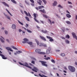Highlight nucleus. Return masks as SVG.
I'll use <instances>...</instances> for the list:
<instances>
[{"instance_id": "nucleus-1", "label": "nucleus", "mask_w": 77, "mask_h": 77, "mask_svg": "<svg viewBox=\"0 0 77 77\" xmlns=\"http://www.w3.org/2000/svg\"><path fill=\"white\" fill-rule=\"evenodd\" d=\"M23 41H23L22 42V43H23V44H25V43H27L28 44H29V45H30V47H33V45H32V44H33V43H32V42H28V41H29V40L27 38H24Z\"/></svg>"}, {"instance_id": "nucleus-2", "label": "nucleus", "mask_w": 77, "mask_h": 77, "mask_svg": "<svg viewBox=\"0 0 77 77\" xmlns=\"http://www.w3.org/2000/svg\"><path fill=\"white\" fill-rule=\"evenodd\" d=\"M41 50L40 49H37L35 50V52L38 53L40 54H45V53L44 52H41Z\"/></svg>"}, {"instance_id": "nucleus-3", "label": "nucleus", "mask_w": 77, "mask_h": 77, "mask_svg": "<svg viewBox=\"0 0 77 77\" xmlns=\"http://www.w3.org/2000/svg\"><path fill=\"white\" fill-rule=\"evenodd\" d=\"M69 69L71 72H75V67L72 66H69L68 67Z\"/></svg>"}, {"instance_id": "nucleus-4", "label": "nucleus", "mask_w": 77, "mask_h": 77, "mask_svg": "<svg viewBox=\"0 0 77 77\" xmlns=\"http://www.w3.org/2000/svg\"><path fill=\"white\" fill-rule=\"evenodd\" d=\"M39 62H41L43 66H45L46 67L48 66V65H47V64H45L47 63V62L42 61H39Z\"/></svg>"}, {"instance_id": "nucleus-5", "label": "nucleus", "mask_w": 77, "mask_h": 77, "mask_svg": "<svg viewBox=\"0 0 77 77\" xmlns=\"http://www.w3.org/2000/svg\"><path fill=\"white\" fill-rule=\"evenodd\" d=\"M23 66H26V67H28V68H29L30 69H32V67H31L29 66V65H28V64L27 63H24L23 64Z\"/></svg>"}, {"instance_id": "nucleus-6", "label": "nucleus", "mask_w": 77, "mask_h": 77, "mask_svg": "<svg viewBox=\"0 0 77 77\" xmlns=\"http://www.w3.org/2000/svg\"><path fill=\"white\" fill-rule=\"evenodd\" d=\"M39 37L41 39H42L43 41H47V39H46V38H45L43 36H41V35H40Z\"/></svg>"}, {"instance_id": "nucleus-7", "label": "nucleus", "mask_w": 77, "mask_h": 77, "mask_svg": "<svg viewBox=\"0 0 77 77\" xmlns=\"http://www.w3.org/2000/svg\"><path fill=\"white\" fill-rule=\"evenodd\" d=\"M33 68L34 69H32V71H34V72H37V71H38V68L35 66H34Z\"/></svg>"}, {"instance_id": "nucleus-8", "label": "nucleus", "mask_w": 77, "mask_h": 77, "mask_svg": "<svg viewBox=\"0 0 77 77\" xmlns=\"http://www.w3.org/2000/svg\"><path fill=\"white\" fill-rule=\"evenodd\" d=\"M46 37L47 38H48V39H50L49 41H50V42H52V41H53L54 40L52 38L48 36H47Z\"/></svg>"}, {"instance_id": "nucleus-9", "label": "nucleus", "mask_w": 77, "mask_h": 77, "mask_svg": "<svg viewBox=\"0 0 77 77\" xmlns=\"http://www.w3.org/2000/svg\"><path fill=\"white\" fill-rule=\"evenodd\" d=\"M0 56H1L2 57L3 59H8V58L5 57V55L1 53H0Z\"/></svg>"}, {"instance_id": "nucleus-10", "label": "nucleus", "mask_w": 77, "mask_h": 77, "mask_svg": "<svg viewBox=\"0 0 77 77\" xmlns=\"http://www.w3.org/2000/svg\"><path fill=\"white\" fill-rule=\"evenodd\" d=\"M8 51H13V50H12V48L10 47H7L5 48Z\"/></svg>"}, {"instance_id": "nucleus-11", "label": "nucleus", "mask_w": 77, "mask_h": 77, "mask_svg": "<svg viewBox=\"0 0 77 77\" xmlns=\"http://www.w3.org/2000/svg\"><path fill=\"white\" fill-rule=\"evenodd\" d=\"M39 12H41L42 13H43V14L46 13V12L45 11V9H43V10H39Z\"/></svg>"}, {"instance_id": "nucleus-12", "label": "nucleus", "mask_w": 77, "mask_h": 77, "mask_svg": "<svg viewBox=\"0 0 77 77\" xmlns=\"http://www.w3.org/2000/svg\"><path fill=\"white\" fill-rule=\"evenodd\" d=\"M12 28L13 29H16V26L14 24H12Z\"/></svg>"}, {"instance_id": "nucleus-13", "label": "nucleus", "mask_w": 77, "mask_h": 77, "mask_svg": "<svg viewBox=\"0 0 77 77\" xmlns=\"http://www.w3.org/2000/svg\"><path fill=\"white\" fill-rule=\"evenodd\" d=\"M2 3H3L4 4V5L5 6H7V7H9V5H8V4L6 3V2H2Z\"/></svg>"}, {"instance_id": "nucleus-14", "label": "nucleus", "mask_w": 77, "mask_h": 77, "mask_svg": "<svg viewBox=\"0 0 77 77\" xmlns=\"http://www.w3.org/2000/svg\"><path fill=\"white\" fill-rule=\"evenodd\" d=\"M72 36H73V37L74 38H75L76 36L75 33L74 32H72Z\"/></svg>"}, {"instance_id": "nucleus-15", "label": "nucleus", "mask_w": 77, "mask_h": 77, "mask_svg": "<svg viewBox=\"0 0 77 77\" xmlns=\"http://www.w3.org/2000/svg\"><path fill=\"white\" fill-rule=\"evenodd\" d=\"M6 11H7V12L8 13V14H9L10 15H11V16L12 17V16H13L12 15V14H11V13H10V12H9V11H8V9H7V8L6 9Z\"/></svg>"}, {"instance_id": "nucleus-16", "label": "nucleus", "mask_w": 77, "mask_h": 77, "mask_svg": "<svg viewBox=\"0 0 77 77\" xmlns=\"http://www.w3.org/2000/svg\"><path fill=\"white\" fill-rule=\"evenodd\" d=\"M38 75H39V76H40L41 77H47V76L44 75H41V74H39Z\"/></svg>"}, {"instance_id": "nucleus-17", "label": "nucleus", "mask_w": 77, "mask_h": 77, "mask_svg": "<svg viewBox=\"0 0 77 77\" xmlns=\"http://www.w3.org/2000/svg\"><path fill=\"white\" fill-rule=\"evenodd\" d=\"M57 4V1H54V3H53V6H56Z\"/></svg>"}, {"instance_id": "nucleus-18", "label": "nucleus", "mask_w": 77, "mask_h": 77, "mask_svg": "<svg viewBox=\"0 0 77 77\" xmlns=\"http://www.w3.org/2000/svg\"><path fill=\"white\" fill-rule=\"evenodd\" d=\"M38 8L39 9H41L42 8H44V7L42 5L41 6H38Z\"/></svg>"}, {"instance_id": "nucleus-19", "label": "nucleus", "mask_w": 77, "mask_h": 77, "mask_svg": "<svg viewBox=\"0 0 77 77\" xmlns=\"http://www.w3.org/2000/svg\"><path fill=\"white\" fill-rule=\"evenodd\" d=\"M42 32L43 33H47V30H42Z\"/></svg>"}, {"instance_id": "nucleus-20", "label": "nucleus", "mask_w": 77, "mask_h": 77, "mask_svg": "<svg viewBox=\"0 0 77 77\" xmlns=\"http://www.w3.org/2000/svg\"><path fill=\"white\" fill-rule=\"evenodd\" d=\"M66 16L67 18H71V15L69 14H66Z\"/></svg>"}, {"instance_id": "nucleus-21", "label": "nucleus", "mask_w": 77, "mask_h": 77, "mask_svg": "<svg viewBox=\"0 0 77 77\" xmlns=\"http://www.w3.org/2000/svg\"><path fill=\"white\" fill-rule=\"evenodd\" d=\"M35 42H36L38 45H39V41H38V40L36 39H35Z\"/></svg>"}, {"instance_id": "nucleus-22", "label": "nucleus", "mask_w": 77, "mask_h": 77, "mask_svg": "<svg viewBox=\"0 0 77 77\" xmlns=\"http://www.w3.org/2000/svg\"><path fill=\"white\" fill-rule=\"evenodd\" d=\"M44 17L45 18H49V17L47 16V15H45V14H43V15Z\"/></svg>"}, {"instance_id": "nucleus-23", "label": "nucleus", "mask_w": 77, "mask_h": 77, "mask_svg": "<svg viewBox=\"0 0 77 77\" xmlns=\"http://www.w3.org/2000/svg\"><path fill=\"white\" fill-rule=\"evenodd\" d=\"M11 2L13 3H14V4H17V2L14 0H11Z\"/></svg>"}, {"instance_id": "nucleus-24", "label": "nucleus", "mask_w": 77, "mask_h": 77, "mask_svg": "<svg viewBox=\"0 0 77 77\" xmlns=\"http://www.w3.org/2000/svg\"><path fill=\"white\" fill-rule=\"evenodd\" d=\"M24 12L25 14L27 16H29V14H28V13H27V12H26V11H24Z\"/></svg>"}, {"instance_id": "nucleus-25", "label": "nucleus", "mask_w": 77, "mask_h": 77, "mask_svg": "<svg viewBox=\"0 0 77 77\" xmlns=\"http://www.w3.org/2000/svg\"><path fill=\"white\" fill-rule=\"evenodd\" d=\"M66 38L69 39V38H70V37L69 36V35H66Z\"/></svg>"}, {"instance_id": "nucleus-26", "label": "nucleus", "mask_w": 77, "mask_h": 77, "mask_svg": "<svg viewBox=\"0 0 77 77\" xmlns=\"http://www.w3.org/2000/svg\"><path fill=\"white\" fill-rule=\"evenodd\" d=\"M50 51H48V50H47L46 52V54H50Z\"/></svg>"}, {"instance_id": "nucleus-27", "label": "nucleus", "mask_w": 77, "mask_h": 77, "mask_svg": "<svg viewBox=\"0 0 77 77\" xmlns=\"http://www.w3.org/2000/svg\"><path fill=\"white\" fill-rule=\"evenodd\" d=\"M65 42L66 44H69V41H68V40H66Z\"/></svg>"}, {"instance_id": "nucleus-28", "label": "nucleus", "mask_w": 77, "mask_h": 77, "mask_svg": "<svg viewBox=\"0 0 77 77\" xmlns=\"http://www.w3.org/2000/svg\"><path fill=\"white\" fill-rule=\"evenodd\" d=\"M61 29L63 30V32H65V27L62 28Z\"/></svg>"}, {"instance_id": "nucleus-29", "label": "nucleus", "mask_w": 77, "mask_h": 77, "mask_svg": "<svg viewBox=\"0 0 77 77\" xmlns=\"http://www.w3.org/2000/svg\"><path fill=\"white\" fill-rule=\"evenodd\" d=\"M19 53H22V51H16V53H17V54H18Z\"/></svg>"}, {"instance_id": "nucleus-30", "label": "nucleus", "mask_w": 77, "mask_h": 77, "mask_svg": "<svg viewBox=\"0 0 77 77\" xmlns=\"http://www.w3.org/2000/svg\"><path fill=\"white\" fill-rule=\"evenodd\" d=\"M42 1L44 2L45 5L47 4V1L45 0H42Z\"/></svg>"}, {"instance_id": "nucleus-31", "label": "nucleus", "mask_w": 77, "mask_h": 77, "mask_svg": "<svg viewBox=\"0 0 77 77\" xmlns=\"http://www.w3.org/2000/svg\"><path fill=\"white\" fill-rule=\"evenodd\" d=\"M25 18H26V20H27V21H30V20H29V18H28V17H25Z\"/></svg>"}, {"instance_id": "nucleus-32", "label": "nucleus", "mask_w": 77, "mask_h": 77, "mask_svg": "<svg viewBox=\"0 0 77 77\" xmlns=\"http://www.w3.org/2000/svg\"><path fill=\"white\" fill-rule=\"evenodd\" d=\"M12 48H13V49H14V50H18V49H17V48H15V47H14V46H12Z\"/></svg>"}, {"instance_id": "nucleus-33", "label": "nucleus", "mask_w": 77, "mask_h": 77, "mask_svg": "<svg viewBox=\"0 0 77 77\" xmlns=\"http://www.w3.org/2000/svg\"><path fill=\"white\" fill-rule=\"evenodd\" d=\"M18 22L19 24H20L21 25H22V26H23V23H21L20 21L18 20Z\"/></svg>"}, {"instance_id": "nucleus-34", "label": "nucleus", "mask_w": 77, "mask_h": 77, "mask_svg": "<svg viewBox=\"0 0 77 77\" xmlns=\"http://www.w3.org/2000/svg\"><path fill=\"white\" fill-rule=\"evenodd\" d=\"M34 19L35 20V21H36V22H37V23H39V21H38V20L36 18H34Z\"/></svg>"}, {"instance_id": "nucleus-35", "label": "nucleus", "mask_w": 77, "mask_h": 77, "mask_svg": "<svg viewBox=\"0 0 77 77\" xmlns=\"http://www.w3.org/2000/svg\"><path fill=\"white\" fill-rule=\"evenodd\" d=\"M51 50V47H49L48 48V49H47V50H48V51H50Z\"/></svg>"}, {"instance_id": "nucleus-36", "label": "nucleus", "mask_w": 77, "mask_h": 77, "mask_svg": "<svg viewBox=\"0 0 77 77\" xmlns=\"http://www.w3.org/2000/svg\"><path fill=\"white\" fill-rule=\"evenodd\" d=\"M66 23H67L68 24H71V22L69 21H67L66 22Z\"/></svg>"}, {"instance_id": "nucleus-37", "label": "nucleus", "mask_w": 77, "mask_h": 77, "mask_svg": "<svg viewBox=\"0 0 77 77\" xmlns=\"http://www.w3.org/2000/svg\"><path fill=\"white\" fill-rule=\"evenodd\" d=\"M27 31L28 32H29V33H32V31L29 30L28 29H27Z\"/></svg>"}, {"instance_id": "nucleus-38", "label": "nucleus", "mask_w": 77, "mask_h": 77, "mask_svg": "<svg viewBox=\"0 0 77 77\" xmlns=\"http://www.w3.org/2000/svg\"><path fill=\"white\" fill-rule=\"evenodd\" d=\"M43 46L44 47H47V45L43 44Z\"/></svg>"}, {"instance_id": "nucleus-39", "label": "nucleus", "mask_w": 77, "mask_h": 77, "mask_svg": "<svg viewBox=\"0 0 77 77\" xmlns=\"http://www.w3.org/2000/svg\"><path fill=\"white\" fill-rule=\"evenodd\" d=\"M31 2V3H35V1L33 0H29Z\"/></svg>"}, {"instance_id": "nucleus-40", "label": "nucleus", "mask_w": 77, "mask_h": 77, "mask_svg": "<svg viewBox=\"0 0 77 77\" xmlns=\"http://www.w3.org/2000/svg\"><path fill=\"white\" fill-rule=\"evenodd\" d=\"M51 61L52 62V63H55V61L53 59L51 60Z\"/></svg>"}, {"instance_id": "nucleus-41", "label": "nucleus", "mask_w": 77, "mask_h": 77, "mask_svg": "<svg viewBox=\"0 0 77 77\" xmlns=\"http://www.w3.org/2000/svg\"><path fill=\"white\" fill-rule=\"evenodd\" d=\"M58 8H63V7H62V6H61V5H59L58 6Z\"/></svg>"}, {"instance_id": "nucleus-42", "label": "nucleus", "mask_w": 77, "mask_h": 77, "mask_svg": "<svg viewBox=\"0 0 77 77\" xmlns=\"http://www.w3.org/2000/svg\"><path fill=\"white\" fill-rule=\"evenodd\" d=\"M48 20L49 21V22H50L51 25V24H52V23H51V21L50 19H48Z\"/></svg>"}, {"instance_id": "nucleus-43", "label": "nucleus", "mask_w": 77, "mask_h": 77, "mask_svg": "<svg viewBox=\"0 0 77 77\" xmlns=\"http://www.w3.org/2000/svg\"><path fill=\"white\" fill-rule=\"evenodd\" d=\"M61 56H65V54H64L62 53L61 54Z\"/></svg>"}, {"instance_id": "nucleus-44", "label": "nucleus", "mask_w": 77, "mask_h": 77, "mask_svg": "<svg viewBox=\"0 0 77 77\" xmlns=\"http://www.w3.org/2000/svg\"><path fill=\"white\" fill-rule=\"evenodd\" d=\"M33 15L35 17V18H36V14L35 13H34V14H33Z\"/></svg>"}, {"instance_id": "nucleus-45", "label": "nucleus", "mask_w": 77, "mask_h": 77, "mask_svg": "<svg viewBox=\"0 0 77 77\" xmlns=\"http://www.w3.org/2000/svg\"><path fill=\"white\" fill-rule=\"evenodd\" d=\"M46 60H48V59H50V57H48V58H45Z\"/></svg>"}, {"instance_id": "nucleus-46", "label": "nucleus", "mask_w": 77, "mask_h": 77, "mask_svg": "<svg viewBox=\"0 0 77 77\" xmlns=\"http://www.w3.org/2000/svg\"><path fill=\"white\" fill-rule=\"evenodd\" d=\"M1 41L2 42H5L4 41V40L2 39V38H0Z\"/></svg>"}, {"instance_id": "nucleus-47", "label": "nucleus", "mask_w": 77, "mask_h": 77, "mask_svg": "<svg viewBox=\"0 0 77 77\" xmlns=\"http://www.w3.org/2000/svg\"><path fill=\"white\" fill-rule=\"evenodd\" d=\"M7 19H8V20H11V18L10 17L8 16L7 17Z\"/></svg>"}, {"instance_id": "nucleus-48", "label": "nucleus", "mask_w": 77, "mask_h": 77, "mask_svg": "<svg viewBox=\"0 0 77 77\" xmlns=\"http://www.w3.org/2000/svg\"><path fill=\"white\" fill-rule=\"evenodd\" d=\"M5 33L6 35H8V31H5Z\"/></svg>"}, {"instance_id": "nucleus-49", "label": "nucleus", "mask_w": 77, "mask_h": 77, "mask_svg": "<svg viewBox=\"0 0 77 77\" xmlns=\"http://www.w3.org/2000/svg\"><path fill=\"white\" fill-rule=\"evenodd\" d=\"M43 44H42V43L40 44V45H39L40 47H42V46H43Z\"/></svg>"}, {"instance_id": "nucleus-50", "label": "nucleus", "mask_w": 77, "mask_h": 77, "mask_svg": "<svg viewBox=\"0 0 77 77\" xmlns=\"http://www.w3.org/2000/svg\"><path fill=\"white\" fill-rule=\"evenodd\" d=\"M36 9V10H37V11H39V8L38 7H36L35 8Z\"/></svg>"}, {"instance_id": "nucleus-51", "label": "nucleus", "mask_w": 77, "mask_h": 77, "mask_svg": "<svg viewBox=\"0 0 77 77\" xmlns=\"http://www.w3.org/2000/svg\"><path fill=\"white\" fill-rule=\"evenodd\" d=\"M32 63H33V64H35V61L32 60L31 62Z\"/></svg>"}, {"instance_id": "nucleus-52", "label": "nucleus", "mask_w": 77, "mask_h": 77, "mask_svg": "<svg viewBox=\"0 0 77 77\" xmlns=\"http://www.w3.org/2000/svg\"><path fill=\"white\" fill-rule=\"evenodd\" d=\"M61 38L62 39H65V38H64L63 37H61Z\"/></svg>"}, {"instance_id": "nucleus-53", "label": "nucleus", "mask_w": 77, "mask_h": 77, "mask_svg": "<svg viewBox=\"0 0 77 77\" xmlns=\"http://www.w3.org/2000/svg\"><path fill=\"white\" fill-rule=\"evenodd\" d=\"M37 3L40 5H41V3L40 2H38V1H37Z\"/></svg>"}, {"instance_id": "nucleus-54", "label": "nucleus", "mask_w": 77, "mask_h": 77, "mask_svg": "<svg viewBox=\"0 0 77 77\" xmlns=\"http://www.w3.org/2000/svg\"><path fill=\"white\" fill-rule=\"evenodd\" d=\"M20 12L22 13V14H24V13H23V11H22V10H20Z\"/></svg>"}, {"instance_id": "nucleus-55", "label": "nucleus", "mask_w": 77, "mask_h": 77, "mask_svg": "<svg viewBox=\"0 0 77 77\" xmlns=\"http://www.w3.org/2000/svg\"><path fill=\"white\" fill-rule=\"evenodd\" d=\"M68 3L69 4H70V5H72V3H71V2H68Z\"/></svg>"}, {"instance_id": "nucleus-56", "label": "nucleus", "mask_w": 77, "mask_h": 77, "mask_svg": "<svg viewBox=\"0 0 77 77\" xmlns=\"http://www.w3.org/2000/svg\"><path fill=\"white\" fill-rule=\"evenodd\" d=\"M31 6H35V5H34L33 4H31Z\"/></svg>"}, {"instance_id": "nucleus-57", "label": "nucleus", "mask_w": 77, "mask_h": 77, "mask_svg": "<svg viewBox=\"0 0 77 77\" xmlns=\"http://www.w3.org/2000/svg\"><path fill=\"white\" fill-rule=\"evenodd\" d=\"M66 12L67 13H68V14H70V13H69V11H68L67 10L66 11Z\"/></svg>"}, {"instance_id": "nucleus-58", "label": "nucleus", "mask_w": 77, "mask_h": 77, "mask_svg": "<svg viewBox=\"0 0 77 77\" xmlns=\"http://www.w3.org/2000/svg\"><path fill=\"white\" fill-rule=\"evenodd\" d=\"M29 65H30V66H33V65L31 63H29Z\"/></svg>"}, {"instance_id": "nucleus-59", "label": "nucleus", "mask_w": 77, "mask_h": 77, "mask_svg": "<svg viewBox=\"0 0 77 77\" xmlns=\"http://www.w3.org/2000/svg\"><path fill=\"white\" fill-rule=\"evenodd\" d=\"M19 63L20 65H23V64H22L21 62H19Z\"/></svg>"}, {"instance_id": "nucleus-60", "label": "nucleus", "mask_w": 77, "mask_h": 77, "mask_svg": "<svg viewBox=\"0 0 77 77\" xmlns=\"http://www.w3.org/2000/svg\"><path fill=\"white\" fill-rule=\"evenodd\" d=\"M23 31L21 30V29H19V32H22Z\"/></svg>"}, {"instance_id": "nucleus-61", "label": "nucleus", "mask_w": 77, "mask_h": 77, "mask_svg": "<svg viewBox=\"0 0 77 77\" xmlns=\"http://www.w3.org/2000/svg\"><path fill=\"white\" fill-rule=\"evenodd\" d=\"M29 15V17H31V15H30V14L29 13H28V15Z\"/></svg>"}, {"instance_id": "nucleus-62", "label": "nucleus", "mask_w": 77, "mask_h": 77, "mask_svg": "<svg viewBox=\"0 0 77 77\" xmlns=\"http://www.w3.org/2000/svg\"><path fill=\"white\" fill-rule=\"evenodd\" d=\"M26 27H27L29 26V25H28V24H26Z\"/></svg>"}, {"instance_id": "nucleus-63", "label": "nucleus", "mask_w": 77, "mask_h": 77, "mask_svg": "<svg viewBox=\"0 0 77 77\" xmlns=\"http://www.w3.org/2000/svg\"><path fill=\"white\" fill-rule=\"evenodd\" d=\"M36 27L38 29H40V27H39L38 26H37Z\"/></svg>"}, {"instance_id": "nucleus-64", "label": "nucleus", "mask_w": 77, "mask_h": 77, "mask_svg": "<svg viewBox=\"0 0 77 77\" xmlns=\"http://www.w3.org/2000/svg\"><path fill=\"white\" fill-rule=\"evenodd\" d=\"M75 53L76 54H77V51H75Z\"/></svg>"}]
</instances>
